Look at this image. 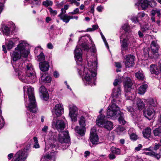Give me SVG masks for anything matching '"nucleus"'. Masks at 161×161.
Masks as SVG:
<instances>
[{
	"label": "nucleus",
	"instance_id": "1",
	"mask_svg": "<svg viewBox=\"0 0 161 161\" xmlns=\"http://www.w3.org/2000/svg\"><path fill=\"white\" fill-rule=\"evenodd\" d=\"M87 65L84 67L83 70H79L78 72L80 75L84 76L83 81L86 85L88 84L92 85L94 83L96 80L95 77L96 74L95 71L97 67V63L95 60L93 61V56H91L90 58H88V55L87 54Z\"/></svg>",
	"mask_w": 161,
	"mask_h": 161
},
{
	"label": "nucleus",
	"instance_id": "2",
	"mask_svg": "<svg viewBox=\"0 0 161 161\" xmlns=\"http://www.w3.org/2000/svg\"><path fill=\"white\" fill-rule=\"evenodd\" d=\"M27 44L25 42H21L15 48L14 51L11 54V62L13 67L16 69H22L25 67V64L23 62H19L16 64L15 62L19 59L21 56L26 58L27 57L29 52L25 49Z\"/></svg>",
	"mask_w": 161,
	"mask_h": 161
},
{
	"label": "nucleus",
	"instance_id": "3",
	"mask_svg": "<svg viewBox=\"0 0 161 161\" xmlns=\"http://www.w3.org/2000/svg\"><path fill=\"white\" fill-rule=\"evenodd\" d=\"M25 73L19 71V78L22 82L29 83H34L36 80L35 72L31 64L26 65Z\"/></svg>",
	"mask_w": 161,
	"mask_h": 161
},
{
	"label": "nucleus",
	"instance_id": "4",
	"mask_svg": "<svg viewBox=\"0 0 161 161\" xmlns=\"http://www.w3.org/2000/svg\"><path fill=\"white\" fill-rule=\"evenodd\" d=\"M27 92L29 99V103L28 106L26 107L29 111L35 113L36 111L37 108L34 94V88L30 87L27 89Z\"/></svg>",
	"mask_w": 161,
	"mask_h": 161
},
{
	"label": "nucleus",
	"instance_id": "5",
	"mask_svg": "<svg viewBox=\"0 0 161 161\" xmlns=\"http://www.w3.org/2000/svg\"><path fill=\"white\" fill-rule=\"evenodd\" d=\"M116 100L113 99L111 104L108 107L107 113V117L108 119L114 118L116 115L121 112L119 108L115 104Z\"/></svg>",
	"mask_w": 161,
	"mask_h": 161
},
{
	"label": "nucleus",
	"instance_id": "6",
	"mask_svg": "<svg viewBox=\"0 0 161 161\" xmlns=\"http://www.w3.org/2000/svg\"><path fill=\"white\" fill-rule=\"evenodd\" d=\"M124 85L126 98L128 100H131L132 98L130 97V96L132 94L131 93L133 90L132 88V81L129 77H126V80L124 82Z\"/></svg>",
	"mask_w": 161,
	"mask_h": 161
},
{
	"label": "nucleus",
	"instance_id": "7",
	"mask_svg": "<svg viewBox=\"0 0 161 161\" xmlns=\"http://www.w3.org/2000/svg\"><path fill=\"white\" fill-rule=\"evenodd\" d=\"M156 3L154 0H140L135 4L136 6L140 5L143 10H145L149 5L153 7L156 6Z\"/></svg>",
	"mask_w": 161,
	"mask_h": 161
},
{
	"label": "nucleus",
	"instance_id": "8",
	"mask_svg": "<svg viewBox=\"0 0 161 161\" xmlns=\"http://www.w3.org/2000/svg\"><path fill=\"white\" fill-rule=\"evenodd\" d=\"M121 47L122 51L126 50L128 49V46L130 41L133 39L132 33H130L129 35L126 34V38L122 40L121 36L120 37Z\"/></svg>",
	"mask_w": 161,
	"mask_h": 161
},
{
	"label": "nucleus",
	"instance_id": "9",
	"mask_svg": "<svg viewBox=\"0 0 161 161\" xmlns=\"http://www.w3.org/2000/svg\"><path fill=\"white\" fill-rule=\"evenodd\" d=\"M70 137L67 131L60 133L58 134V140L61 143H68L70 142Z\"/></svg>",
	"mask_w": 161,
	"mask_h": 161
},
{
	"label": "nucleus",
	"instance_id": "10",
	"mask_svg": "<svg viewBox=\"0 0 161 161\" xmlns=\"http://www.w3.org/2000/svg\"><path fill=\"white\" fill-rule=\"evenodd\" d=\"M69 115L71 118L72 121H76L77 120V108L73 104L70 105L69 106Z\"/></svg>",
	"mask_w": 161,
	"mask_h": 161
},
{
	"label": "nucleus",
	"instance_id": "11",
	"mask_svg": "<svg viewBox=\"0 0 161 161\" xmlns=\"http://www.w3.org/2000/svg\"><path fill=\"white\" fill-rule=\"evenodd\" d=\"M90 139V142L93 145H96L98 143V137L94 128H92L91 130Z\"/></svg>",
	"mask_w": 161,
	"mask_h": 161
},
{
	"label": "nucleus",
	"instance_id": "12",
	"mask_svg": "<svg viewBox=\"0 0 161 161\" xmlns=\"http://www.w3.org/2000/svg\"><path fill=\"white\" fill-rule=\"evenodd\" d=\"M135 56L131 54L126 56L125 58V64L126 68L133 66L134 64Z\"/></svg>",
	"mask_w": 161,
	"mask_h": 161
},
{
	"label": "nucleus",
	"instance_id": "13",
	"mask_svg": "<svg viewBox=\"0 0 161 161\" xmlns=\"http://www.w3.org/2000/svg\"><path fill=\"white\" fill-rule=\"evenodd\" d=\"M64 113V109L62 105L58 104L56 105L53 108V113L57 117L61 116Z\"/></svg>",
	"mask_w": 161,
	"mask_h": 161
},
{
	"label": "nucleus",
	"instance_id": "14",
	"mask_svg": "<svg viewBox=\"0 0 161 161\" xmlns=\"http://www.w3.org/2000/svg\"><path fill=\"white\" fill-rule=\"evenodd\" d=\"M121 92L120 87L119 86H116L113 89L112 94L113 97V99H115L118 103L120 102L119 96L121 95Z\"/></svg>",
	"mask_w": 161,
	"mask_h": 161
},
{
	"label": "nucleus",
	"instance_id": "15",
	"mask_svg": "<svg viewBox=\"0 0 161 161\" xmlns=\"http://www.w3.org/2000/svg\"><path fill=\"white\" fill-rule=\"evenodd\" d=\"M28 155L26 151L25 150H20L15 155V157L19 161L21 160L25 159Z\"/></svg>",
	"mask_w": 161,
	"mask_h": 161
},
{
	"label": "nucleus",
	"instance_id": "16",
	"mask_svg": "<svg viewBox=\"0 0 161 161\" xmlns=\"http://www.w3.org/2000/svg\"><path fill=\"white\" fill-rule=\"evenodd\" d=\"M39 91L40 95L42 97V99L45 101L47 100L49 98V95L45 87L44 86H41L40 88Z\"/></svg>",
	"mask_w": 161,
	"mask_h": 161
},
{
	"label": "nucleus",
	"instance_id": "17",
	"mask_svg": "<svg viewBox=\"0 0 161 161\" xmlns=\"http://www.w3.org/2000/svg\"><path fill=\"white\" fill-rule=\"evenodd\" d=\"M155 111L153 108L149 107L144 112V115L145 117L150 120L153 117Z\"/></svg>",
	"mask_w": 161,
	"mask_h": 161
},
{
	"label": "nucleus",
	"instance_id": "18",
	"mask_svg": "<svg viewBox=\"0 0 161 161\" xmlns=\"http://www.w3.org/2000/svg\"><path fill=\"white\" fill-rule=\"evenodd\" d=\"M74 53L75 56V59L76 61L81 62L82 60V52L80 48L76 47L75 49Z\"/></svg>",
	"mask_w": 161,
	"mask_h": 161
},
{
	"label": "nucleus",
	"instance_id": "19",
	"mask_svg": "<svg viewBox=\"0 0 161 161\" xmlns=\"http://www.w3.org/2000/svg\"><path fill=\"white\" fill-rule=\"evenodd\" d=\"M105 116L104 115L101 114L98 116L96 119V124L99 126L102 127L104 122L106 121L105 120Z\"/></svg>",
	"mask_w": 161,
	"mask_h": 161
},
{
	"label": "nucleus",
	"instance_id": "20",
	"mask_svg": "<svg viewBox=\"0 0 161 161\" xmlns=\"http://www.w3.org/2000/svg\"><path fill=\"white\" fill-rule=\"evenodd\" d=\"M55 152L51 153L50 154H47L42 157L41 161H48V160L55 159Z\"/></svg>",
	"mask_w": 161,
	"mask_h": 161
},
{
	"label": "nucleus",
	"instance_id": "21",
	"mask_svg": "<svg viewBox=\"0 0 161 161\" xmlns=\"http://www.w3.org/2000/svg\"><path fill=\"white\" fill-rule=\"evenodd\" d=\"M51 77L45 73L42 75L40 79V81L44 83H50L51 81Z\"/></svg>",
	"mask_w": 161,
	"mask_h": 161
},
{
	"label": "nucleus",
	"instance_id": "22",
	"mask_svg": "<svg viewBox=\"0 0 161 161\" xmlns=\"http://www.w3.org/2000/svg\"><path fill=\"white\" fill-rule=\"evenodd\" d=\"M40 69L42 71H46L48 70L49 65V62L47 61L40 62L39 63Z\"/></svg>",
	"mask_w": 161,
	"mask_h": 161
},
{
	"label": "nucleus",
	"instance_id": "23",
	"mask_svg": "<svg viewBox=\"0 0 161 161\" xmlns=\"http://www.w3.org/2000/svg\"><path fill=\"white\" fill-rule=\"evenodd\" d=\"M55 126L58 131H61L64 129L65 125L62 120H57Z\"/></svg>",
	"mask_w": 161,
	"mask_h": 161
},
{
	"label": "nucleus",
	"instance_id": "24",
	"mask_svg": "<svg viewBox=\"0 0 161 161\" xmlns=\"http://www.w3.org/2000/svg\"><path fill=\"white\" fill-rule=\"evenodd\" d=\"M152 52L153 53H157L159 48V46L155 41H153L151 45Z\"/></svg>",
	"mask_w": 161,
	"mask_h": 161
},
{
	"label": "nucleus",
	"instance_id": "25",
	"mask_svg": "<svg viewBox=\"0 0 161 161\" xmlns=\"http://www.w3.org/2000/svg\"><path fill=\"white\" fill-rule=\"evenodd\" d=\"M142 134L144 137L149 138L151 136V129L148 127L142 131Z\"/></svg>",
	"mask_w": 161,
	"mask_h": 161
},
{
	"label": "nucleus",
	"instance_id": "26",
	"mask_svg": "<svg viewBox=\"0 0 161 161\" xmlns=\"http://www.w3.org/2000/svg\"><path fill=\"white\" fill-rule=\"evenodd\" d=\"M75 130L79 134L83 136L85 133L86 128L85 127L77 126L75 128Z\"/></svg>",
	"mask_w": 161,
	"mask_h": 161
},
{
	"label": "nucleus",
	"instance_id": "27",
	"mask_svg": "<svg viewBox=\"0 0 161 161\" xmlns=\"http://www.w3.org/2000/svg\"><path fill=\"white\" fill-rule=\"evenodd\" d=\"M102 127H103L108 130H111L113 128V124L110 121L107 120Z\"/></svg>",
	"mask_w": 161,
	"mask_h": 161
},
{
	"label": "nucleus",
	"instance_id": "28",
	"mask_svg": "<svg viewBox=\"0 0 161 161\" xmlns=\"http://www.w3.org/2000/svg\"><path fill=\"white\" fill-rule=\"evenodd\" d=\"M147 87V84L142 85L138 88V93L141 95L143 94L145 92Z\"/></svg>",
	"mask_w": 161,
	"mask_h": 161
},
{
	"label": "nucleus",
	"instance_id": "29",
	"mask_svg": "<svg viewBox=\"0 0 161 161\" xmlns=\"http://www.w3.org/2000/svg\"><path fill=\"white\" fill-rule=\"evenodd\" d=\"M148 104L149 105V107L151 106L153 107H156L158 104L156 99L152 98H150L149 99L148 101Z\"/></svg>",
	"mask_w": 161,
	"mask_h": 161
},
{
	"label": "nucleus",
	"instance_id": "30",
	"mask_svg": "<svg viewBox=\"0 0 161 161\" xmlns=\"http://www.w3.org/2000/svg\"><path fill=\"white\" fill-rule=\"evenodd\" d=\"M146 154L153 156L156 158L157 159H159L161 157L159 153H156L153 151L146 153Z\"/></svg>",
	"mask_w": 161,
	"mask_h": 161
},
{
	"label": "nucleus",
	"instance_id": "31",
	"mask_svg": "<svg viewBox=\"0 0 161 161\" xmlns=\"http://www.w3.org/2000/svg\"><path fill=\"white\" fill-rule=\"evenodd\" d=\"M136 104L139 110L142 109L144 107V103L143 101L140 99H137Z\"/></svg>",
	"mask_w": 161,
	"mask_h": 161
},
{
	"label": "nucleus",
	"instance_id": "32",
	"mask_svg": "<svg viewBox=\"0 0 161 161\" xmlns=\"http://www.w3.org/2000/svg\"><path fill=\"white\" fill-rule=\"evenodd\" d=\"M58 16L60 17V19L62 20L64 22H65L66 23H68L70 19L69 16H68L66 14L64 15L59 14Z\"/></svg>",
	"mask_w": 161,
	"mask_h": 161
},
{
	"label": "nucleus",
	"instance_id": "33",
	"mask_svg": "<svg viewBox=\"0 0 161 161\" xmlns=\"http://www.w3.org/2000/svg\"><path fill=\"white\" fill-rule=\"evenodd\" d=\"M150 70L152 74L158 75L159 73L158 70L155 65L152 64L150 66Z\"/></svg>",
	"mask_w": 161,
	"mask_h": 161
},
{
	"label": "nucleus",
	"instance_id": "34",
	"mask_svg": "<svg viewBox=\"0 0 161 161\" xmlns=\"http://www.w3.org/2000/svg\"><path fill=\"white\" fill-rule=\"evenodd\" d=\"M119 114L120 116L118 120L119 123L123 125H125L126 122L124 119V117L123 114L121 112Z\"/></svg>",
	"mask_w": 161,
	"mask_h": 161
},
{
	"label": "nucleus",
	"instance_id": "35",
	"mask_svg": "<svg viewBox=\"0 0 161 161\" xmlns=\"http://www.w3.org/2000/svg\"><path fill=\"white\" fill-rule=\"evenodd\" d=\"M153 133L155 136H161V127L156 128L153 130Z\"/></svg>",
	"mask_w": 161,
	"mask_h": 161
},
{
	"label": "nucleus",
	"instance_id": "36",
	"mask_svg": "<svg viewBox=\"0 0 161 161\" xmlns=\"http://www.w3.org/2000/svg\"><path fill=\"white\" fill-rule=\"evenodd\" d=\"M111 151L112 153L117 155H119L120 154V150L118 148L114 147H112L111 148Z\"/></svg>",
	"mask_w": 161,
	"mask_h": 161
},
{
	"label": "nucleus",
	"instance_id": "37",
	"mask_svg": "<svg viewBox=\"0 0 161 161\" xmlns=\"http://www.w3.org/2000/svg\"><path fill=\"white\" fill-rule=\"evenodd\" d=\"M122 28L126 32V34H127V35H129L130 33H131L130 31L129 26L127 24H125L123 25L122 26Z\"/></svg>",
	"mask_w": 161,
	"mask_h": 161
},
{
	"label": "nucleus",
	"instance_id": "38",
	"mask_svg": "<svg viewBox=\"0 0 161 161\" xmlns=\"http://www.w3.org/2000/svg\"><path fill=\"white\" fill-rule=\"evenodd\" d=\"M135 76L139 80H142L144 78V76L143 74L139 71L135 73Z\"/></svg>",
	"mask_w": 161,
	"mask_h": 161
},
{
	"label": "nucleus",
	"instance_id": "39",
	"mask_svg": "<svg viewBox=\"0 0 161 161\" xmlns=\"http://www.w3.org/2000/svg\"><path fill=\"white\" fill-rule=\"evenodd\" d=\"M79 124L81 126L85 127L86 126L85 119L83 116H81L79 120Z\"/></svg>",
	"mask_w": 161,
	"mask_h": 161
},
{
	"label": "nucleus",
	"instance_id": "40",
	"mask_svg": "<svg viewBox=\"0 0 161 161\" xmlns=\"http://www.w3.org/2000/svg\"><path fill=\"white\" fill-rule=\"evenodd\" d=\"M37 60L38 61L44 60L45 59V56L44 53L41 52L40 54L37 56Z\"/></svg>",
	"mask_w": 161,
	"mask_h": 161
},
{
	"label": "nucleus",
	"instance_id": "41",
	"mask_svg": "<svg viewBox=\"0 0 161 161\" xmlns=\"http://www.w3.org/2000/svg\"><path fill=\"white\" fill-rule=\"evenodd\" d=\"M14 43L11 40H9L8 42L7 45V47L8 50H10L14 46Z\"/></svg>",
	"mask_w": 161,
	"mask_h": 161
},
{
	"label": "nucleus",
	"instance_id": "42",
	"mask_svg": "<svg viewBox=\"0 0 161 161\" xmlns=\"http://www.w3.org/2000/svg\"><path fill=\"white\" fill-rule=\"evenodd\" d=\"M149 49L147 48H145L144 49L143 55L146 58H147L149 57Z\"/></svg>",
	"mask_w": 161,
	"mask_h": 161
},
{
	"label": "nucleus",
	"instance_id": "43",
	"mask_svg": "<svg viewBox=\"0 0 161 161\" xmlns=\"http://www.w3.org/2000/svg\"><path fill=\"white\" fill-rule=\"evenodd\" d=\"M52 1L50 0H46L43 3V5L46 7H48L49 6H52L53 4Z\"/></svg>",
	"mask_w": 161,
	"mask_h": 161
},
{
	"label": "nucleus",
	"instance_id": "44",
	"mask_svg": "<svg viewBox=\"0 0 161 161\" xmlns=\"http://www.w3.org/2000/svg\"><path fill=\"white\" fill-rule=\"evenodd\" d=\"M3 31L4 33L6 35H8L9 33V28L7 26H5L3 27Z\"/></svg>",
	"mask_w": 161,
	"mask_h": 161
},
{
	"label": "nucleus",
	"instance_id": "45",
	"mask_svg": "<svg viewBox=\"0 0 161 161\" xmlns=\"http://www.w3.org/2000/svg\"><path fill=\"white\" fill-rule=\"evenodd\" d=\"M98 27V25H93L92 28H88L87 29V31H94Z\"/></svg>",
	"mask_w": 161,
	"mask_h": 161
},
{
	"label": "nucleus",
	"instance_id": "46",
	"mask_svg": "<svg viewBox=\"0 0 161 161\" xmlns=\"http://www.w3.org/2000/svg\"><path fill=\"white\" fill-rule=\"evenodd\" d=\"M34 141L35 143L34 146V148H39L40 147L38 143V141L36 137H34Z\"/></svg>",
	"mask_w": 161,
	"mask_h": 161
},
{
	"label": "nucleus",
	"instance_id": "47",
	"mask_svg": "<svg viewBox=\"0 0 161 161\" xmlns=\"http://www.w3.org/2000/svg\"><path fill=\"white\" fill-rule=\"evenodd\" d=\"M82 47L84 48L85 50H87L89 49L88 47L87 46V43L86 42H84L81 43Z\"/></svg>",
	"mask_w": 161,
	"mask_h": 161
},
{
	"label": "nucleus",
	"instance_id": "48",
	"mask_svg": "<svg viewBox=\"0 0 161 161\" xmlns=\"http://www.w3.org/2000/svg\"><path fill=\"white\" fill-rule=\"evenodd\" d=\"M91 42L92 47L90 48L91 51L93 53H95L96 51V49L95 48V45L94 44L93 42L92 41L91 39H90Z\"/></svg>",
	"mask_w": 161,
	"mask_h": 161
},
{
	"label": "nucleus",
	"instance_id": "49",
	"mask_svg": "<svg viewBox=\"0 0 161 161\" xmlns=\"http://www.w3.org/2000/svg\"><path fill=\"white\" fill-rule=\"evenodd\" d=\"M149 25L147 24H145L142 26V29L143 32H145L149 30Z\"/></svg>",
	"mask_w": 161,
	"mask_h": 161
},
{
	"label": "nucleus",
	"instance_id": "50",
	"mask_svg": "<svg viewBox=\"0 0 161 161\" xmlns=\"http://www.w3.org/2000/svg\"><path fill=\"white\" fill-rule=\"evenodd\" d=\"M145 13L143 12H140L137 14L138 18L139 19H142L143 18L145 17Z\"/></svg>",
	"mask_w": 161,
	"mask_h": 161
},
{
	"label": "nucleus",
	"instance_id": "51",
	"mask_svg": "<svg viewBox=\"0 0 161 161\" xmlns=\"http://www.w3.org/2000/svg\"><path fill=\"white\" fill-rule=\"evenodd\" d=\"M5 2V0H0V14L1 13L3 9V3Z\"/></svg>",
	"mask_w": 161,
	"mask_h": 161
},
{
	"label": "nucleus",
	"instance_id": "52",
	"mask_svg": "<svg viewBox=\"0 0 161 161\" xmlns=\"http://www.w3.org/2000/svg\"><path fill=\"white\" fill-rule=\"evenodd\" d=\"M130 139L133 140H136L137 138V136L134 133H132L130 135Z\"/></svg>",
	"mask_w": 161,
	"mask_h": 161
},
{
	"label": "nucleus",
	"instance_id": "53",
	"mask_svg": "<svg viewBox=\"0 0 161 161\" xmlns=\"http://www.w3.org/2000/svg\"><path fill=\"white\" fill-rule=\"evenodd\" d=\"M131 20L132 21L135 23H136L139 22V19L138 18V17H132L131 18Z\"/></svg>",
	"mask_w": 161,
	"mask_h": 161
},
{
	"label": "nucleus",
	"instance_id": "54",
	"mask_svg": "<svg viewBox=\"0 0 161 161\" xmlns=\"http://www.w3.org/2000/svg\"><path fill=\"white\" fill-rule=\"evenodd\" d=\"M161 146V144L160 143H155L153 149L154 150H157Z\"/></svg>",
	"mask_w": 161,
	"mask_h": 161
},
{
	"label": "nucleus",
	"instance_id": "55",
	"mask_svg": "<svg viewBox=\"0 0 161 161\" xmlns=\"http://www.w3.org/2000/svg\"><path fill=\"white\" fill-rule=\"evenodd\" d=\"M49 12L51 14L53 15H55L57 14V12L56 10H53L51 8H49Z\"/></svg>",
	"mask_w": 161,
	"mask_h": 161
},
{
	"label": "nucleus",
	"instance_id": "56",
	"mask_svg": "<svg viewBox=\"0 0 161 161\" xmlns=\"http://www.w3.org/2000/svg\"><path fill=\"white\" fill-rule=\"evenodd\" d=\"M108 157L110 160L116 158V156L114 153L109 154L108 155Z\"/></svg>",
	"mask_w": 161,
	"mask_h": 161
},
{
	"label": "nucleus",
	"instance_id": "57",
	"mask_svg": "<svg viewBox=\"0 0 161 161\" xmlns=\"http://www.w3.org/2000/svg\"><path fill=\"white\" fill-rule=\"evenodd\" d=\"M4 124V120L3 118L2 117H0V127L3 125Z\"/></svg>",
	"mask_w": 161,
	"mask_h": 161
},
{
	"label": "nucleus",
	"instance_id": "58",
	"mask_svg": "<svg viewBox=\"0 0 161 161\" xmlns=\"http://www.w3.org/2000/svg\"><path fill=\"white\" fill-rule=\"evenodd\" d=\"M142 147V145L141 144H139L138 145V146L137 147H136L135 148V150L136 151H140L141 148Z\"/></svg>",
	"mask_w": 161,
	"mask_h": 161
},
{
	"label": "nucleus",
	"instance_id": "59",
	"mask_svg": "<svg viewBox=\"0 0 161 161\" xmlns=\"http://www.w3.org/2000/svg\"><path fill=\"white\" fill-rule=\"evenodd\" d=\"M48 128V127L47 126L45 125L44 126L43 128L42 129V131L45 133H47Z\"/></svg>",
	"mask_w": 161,
	"mask_h": 161
},
{
	"label": "nucleus",
	"instance_id": "60",
	"mask_svg": "<svg viewBox=\"0 0 161 161\" xmlns=\"http://www.w3.org/2000/svg\"><path fill=\"white\" fill-rule=\"evenodd\" d=\"M78 12L79 9L78 8H76L73 12H71L70 13L73 14H75L78 13Z\"/></svg>",
	"mask_w": 161,
	"mask_h": 161
},
{
	"label": "nucleus",
	"instance_id": "61",
	"mask_svg": "<svg viewBox=\"0 0 161 161\" xmlns=\"http://www.w3.org/2000/svg\"><path fill=\"white\" fill-rule=\"evenodd\" d=\"M9 23L10 25H11V26L10 27L13 30H14L15 28V26L14 23L12 22H9Z\"/></svg>",
	"mask_w": 161,
	"mask_h": 161
},
{
	"label": "nucleus",
	"instance_id": "62",
	"mask_svg": "<svg viewBox=\"0 0 161 161\" xmlns=\"http://www.w3.org/2000/svg\"><path fill=\"white\" fill-rule=\"evenodd\" d=\"M127 110L130 112L131 113L134 111L133 108L129 106L127 108Z\"/></svg>",
	"mask_w": 161,
	"mask_h": 161
},
{
	"label": "nucleus",
	"instance_id": "63",
	"mask_svg": "<svg viewBox=\"0 0 161 161\" xmlns=\"http://www.w3.org/2000/svg\"><path fill=\"white\" fill-rule=\"evenodd\" d=\"M134 130L133 128H130L128 131V133L130 135L132 133H134Z\"/></svg>",
	"mask_w": 161,
	"mask_h": 161
},
{
	"label": "nucleus",
	"instance_id": "64",
	"mask_svg": "<svg viewBox=\"0 0 161 161\" xmlns=\"http://www.w3.org/2000/svg\"><path fill=\"white\" fill-rule=\"evenodd\" d=\"M117 130L119 131H123L125 130V129L122 127L119 126L118 127Z\"/></svg>",
	"mask_w": 161,
	"mask_h": 161
}]
</instances>
